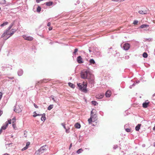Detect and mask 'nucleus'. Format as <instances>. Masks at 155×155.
<instances>
[{"instance_id":"1","label":"nucleus","mask_w":155,"mask_h":155,"mask_svg":"<svg viewBox=\"0 0 155 155\" xmlns=\"http://www.w3.org/2000/svg\"><path fill=\"white\" fill-rule=\"evenodd\" d=\"M10 30H7L5 32H4L2 35L1 37L3 38V39L5 41L12 36L15 32L16 31H11Z\"/></svg>"},{"instance_id":"2","label":"nucleus","mask_w":155,"mask_h":155,"mask_svg":"<svg viewBox=\"0 0 155 155\" xmlns=\"http://www.w3.org/2000/svg\"><path fill=\"white\" fill-rule=\"evenodd\" d=\"M87 82H85L84 81L83 82L82 84L80 83L77 84V85L79 87V90L85 93H86L87 92Z\"/></svg>"},{"instance_id":"3","label":"nucleus","mask_w":155,"mask_h":155,"mask_svg":"<svg viewBox=\"0 0 155 155\" xmlns=\"http://www.w3.org/2000/svg\"><path fill=\"white\" fill-rule=\"evenodd\" d=\"M91 75L89 71H83L81 73V77L83 79H87Z\"/></svg>"},{"instance_id":"4","label":"nucleus","mask_w":155,"mask_h":155,"mask_svg":"<svg viewBox=\"0 0 155 155\" xmlns=\"http://www.w3.org/2000/svg\"><path fill=\"white\" fill-rule=\"evenodd\" d=\"M87 79H88L89 83L90 84H94V77L93 74L90 75V76Z\"/></svg>"},{"instance_id":"5","label":"nucleus","mask_w":155,"mask_h":155,"mask_svg":"<svg viewBox=\"0 0 155 155\" xmlns=\"http://www.w3.org/2000/svg\"><path fill=\"white\" fill-rule=\"evenodd\" d=\"M14 107L15 108H14V110L16 112L19 113L21 112L22 110L20 108L19 106H18L16 107L15 106Z\"/></svg>"},{"instance_id":"6","label":"nucleus","mask_w":155,"mask_h":155,"mask_svg":"<svg viewBox=\"0 0 155 155\" xmlns=\"http://www.w3.org/2000/svg\"><path fill=\"white\" fill-rule=\"evenodd\" d=\"M130 44L128 43H125L123 46V48L125 50H128L130 48Z\"/></svg>"},{"instance_id":"7","label":"nucleus","mask_w":155,"mask_h":155,"mask_svg":"<svg viewBox=\"0 0 155 155\" xmlns=\"http://www.w3.org/2000/svg\"><path fill=\"white\" fill-rule=\"evenodd\" d=\"M47 147V146L45 145L43 146L40 147V148L39 149V151H41V153H42L44 152V151L46 150L47 149L46 147Z\"/></svg>"},{"instance_id":"8","label":"nucleus","mask_w":155,"mask_h":155,"mask_svg":"<svg viewBox=\"0 0 155 155\" xmlns=\"http://www.w3.org/2000/svg\"><path fill=\"white\" fill-rule=\"evenodd\" d=\"M77 62L79 64H81L83 63L82 58L81 56H79L77 58Z\"/></svg>"},{"instance_id":"9","label":"nucleus","mask_w":155,"mask_h":155,"mask_svg":"<svg viewBox=\"0 0 155 155\" xmlns=\"http://www.w3.org/2000/svg\"><path fill=\"white\" fill-rule=\"evenodd\" d=\"M91 117L93 119V122H94L97 120V115L96 114H94V115H91Z\"/></svg>"},{"instance_id":"10","label":"nucleus","mask_w":155,"mask_h":155,"mask_svg":"<svg viewBox=\"0 0 155 155\" xmlns=\"http://www.w3.org/2000/svg\"><path fill=\"white\" fill-rule=\"evenodd\" d=\"M106 97H110L111 95V92L110 91L108 90L105 93Z\"/></svg>"},{"instance_id":"11","label":"nucleus","mask_w":155,"mask_h":155,"mask_svg":"<svg viewBox=\"0 0 155 155\" xmlns=\"http://www.w3.org/2000/svg\"><path fill=\"white\" fill-rule=\"evenodd\" d=\"M147 8L144 10H140L138 11V13L141 14H145L147 13Z\"/></svg>"},{"instance_id":"12","label":"nucleus","mask_w":155,"mask_h":155,"mask_svg":"<svg viewBox=\"0 0 155 155\" xmlns=\"http://www.w3.org/2000/svg\"><path fill=\"white\" fill-rule=\"evenodd\" d=\"M104 94H98L96 96V97L98 99H101L103 98L104 96Z\"/></svg>"},{"instance_id":"13","label":"nucleus","mask_w":155,"mask_h":155,"mask_svg":"<svg viewBox=\"0 0 155 155\" xmlns=\"http://www.w3.org/2000/svg\"><path fill=\"white\" fill-rule=\"evenodd\" d=\"M22 37L25 40L30 41V36H27L26 35H23Z\"/></svg>"},{"instance_id":"14","label":"nucleus","mask_w":155,"mask_h":155,"mask_svg":"<svg viewBox=\"0 0 155 155\" xmlns=\"http://www.w3.org/2000/svg\"><path fill=\"white\" fill-rule=\"evenodd\" d=\"M149 26V25L146 24H143L141 25L140 28H147Z\"/></svg>"},{"instance_id":"15","label":"nucleus","mask_w":155,"mask_h":155,"mask_svg":"<svg viewBox=\"0 0 155 155\" xmlns=\"http://www.w3.org/2000/svg\"><path fill=\"white\" fill-rule=\"evenodd\" d=\"M8 125V123L7 122L5 123V124L3 125L1 127V129L3 130H5Z\"/></svg>"},{"instance_id":"16","label":"nucleus","mask_w":155,"mask_h":155,"mask_svg":"<svg viewBox=\"0 0 155 155\" xmlns=\"http://www.w3.org/2000/svg\"><path fill=\"white\" fill-rule=\"evenodd\" d=\"M48 81V79L47 80H46L45 79H44L43 80H41L40 81H38V83H37L36 84H41V83H46L47 81Z\"/></svg>"},{"instance_id":"17","label":"nucleus","mask_w":155,"mask_h":155,"mask_svg":"<svg viewBox=\"0 0 155 155\" xmlns=\"http://www.w3.org/2000/svg\"><path fill=\"white\" fill-rule=\"evenodd\" d=\"M148 101H146L143 104V107L144 108H147L148 107L149 102H147Z\"/></svg>"},{"instance_id":"18","label":"nucleus","mask_w":155,"mask_h":155,"mask_svg":"<svg viewBox=\"0 0 155 155\" xmlns=\"http://www.w3.org/2000/svg\"><path fill=\"white\" fill-rule=\"evenodd\" d=\"M23 74V71L22 69H20L18 72V75L21 76Z\"/></svg>"},{"instance_id":"19","label":"nucleus","mask_w":155,"mask_h":155,"mask_svg":"<svg viewBox=\"0 0 155 155\" xmlns=\"http://www.w3.org/2000/svg\"><path fill=\"white\" fill-rule=\"evenodd\" d=\"M74 126L76 128L79 129L81 127V125L78 123H77L75 124Z\"/></svg>"},{"instance_id":"20","label":"nucleus","mask_w":155,"mask_h":155,"mask_svg":"<svg viewBox=\"0 0 155 155\" xmlns=\"http://www.w3.org/2000/svg\"><path fill=\"white\" fill-rule=\"evenodd\" d=\"M141 125V124H138L135 127V130L137 131H139Z\"/></svg>"},{"instance_id":"21","label":"nucleus","mask_w":155,"mask_h":155,"mask_svg":"<svg viewBox=\"0 0 155 155\" xmlns=\"http://www.w3.org/2000/svg\"><path fill=\"white\" fill-rule=\"evenodd\" d=\"M68 84L70 87L73 88H74L75 87V85L73 84L72 83H71V82H69L68 83Z\"/></svg>"},{"instance_id":"22","label":"nucleus","mask_w":155,"mask_h":155,"mask_svg":"<svg viewBox=\"0 0 155 155\" xmlns=\"http://www.w3.org/2000/svg\"><path fill=\"white\" fill-rule=\"evenodd\" d=\"M45 5L48 6H50L52 5L53 2H48L45 3Z\"/></svg>"},{"instance_id":"23","label":"nucleus","mask_w":155,"mask_h":155,"mask_svg":"<svg viewBox=\"0 0 155 155\" xmlns=\"http://www.w3.org/2000/svg\"><path fill=\"white\" fill-rule=\"evenodd\" d=\"M89 63L91 64H94L95 63V61L93 59H91L89 60Z\"/></svg>"},{"instance_id":"24","label":"nucleus","mask_w":155,"mask_h":155,"mask_svg":"<svg viewBox=\"0 0 155 155\" xmlns=\"http://www.w3.org/2000/svg\"><path fill=\"white\" fill-rule=\"evenodd\" d=\"M83 151V149L82 148H80L77 151V153L78 154H79V153H81Z\"/></svg>"},{"instance_id":"25","label":"nucleus","mask_w":155,"mask_h":155,"mask_svg":"<svg viewBox=\"0 0 155 155\" xmlns=\"http://www.w3.org/2000/svg\"><path fill=\"white\" fill-rule=\"evenodd\" d=\"M143 56L144 58H147L148 56V54L146 52H144L143 54Z\"/></svg>"},{"instance_id":"26","label":"nucleus","mask_w":155,"mask_h":155,"mask_svg":"<svg viewBox=\"0 0 155 155\" xmlns=\"http://www.w3.org/2000/svg\"><path fill=\"white\" fill-rule=\"evenodd\" d=\"M53 107V104L50 105L48 107V110H50Z\"/></svg>"},{"instance_id":"27","label":"nucleus","mask_w":155,"mask_h":155,"mask_svg":"<svg viewBox=\"0 0 155 155\" xmlns=\"http://www.w3.org/2000/svg\"><path fill=\"white\" fill-rule=\"evenodd\" d=\"M8 24V22L5 21V22H4L1 25V26L2 27V26H5V25H6Z\"/></svg>"},{"instance_id":"28","label":"nucleus","mask_w":155,"mask_h":155,"mask_svg":"<svg viewBox=\"0 0 155 155\" xmlns=\"http://www.w3.org/2000/svg\"><path fill=\"white\" fill-rule=\"evenodd\" d=\"M35 153L37 154V155H39L42 153H41V151H39V149L38 150H37L35 152Z\"/></svg>"},{"instance_id":"29","label":"nucleus","mask_w":155,"mask_h":155,"mask_svg":"<svg viewBox=\"0 0 155 155\" xmlns=\"http://www.w3.org/2000/svg\"><path fill=\"white\" fill-rule=\"evenodd\" d=\"M14 25V22H13L8 27L7 29H11Z\"/></svg>"},{"instance_id":"30","label":"nucleus","mask_w":155,"mask_h":155,"mask_svg":"<svg viewBox=\"0 0 155 155\" xmlns=\"http://www.w3.org/2000/svg\"><path fill=\"white\" fill-rule=\"evenodd\" d=\"M41 8L40 6H38L37 8V11L38 12H40L41 11Z\"/></svg>"},{"instance_id":"31","label":"nucleus","mask_w":155,"mask_h":155,"mask_svg":"<svg viewBox=\"0 0 155 155\" xmlns=\"http://www.w3.org/2000/svg\"><path fill=\"white\" fill-rule=\"evenodd\" d=\"M78 49L77 48H75L74 51V52L73 53V55H76V52L78 51Z\"/></svg>"},{"instance_id":"32","label":"nucleus","mask_w":155,"mask_h":155,"mask_svg":"<svg viewBox=\"0 0 155 155\" xmlns=\"http://www.w3.org/2000/svg\"><path fill=\"white\" fill-rule=\"evenodd\" d=\"M88 122L89 124H90L92 122H93V119H92L90 117V118H89L88 120Z\"/></svg>"},{"instance_id":"33","label":"nucleus","mask_w":155,"mask_h":155,"mask_svg":"<svg viewBox=\"0 0 155 155\" xmlns=\"http://www.w3.org/2000/svg\"><path fill=\"white\" fill-rule=\"evenodd\" d=\"M5 3V0H0V4H4Z\"/></svg>"},{"instance_id":"34","label":"nucleus","mask_w":155,"mask_h":155,"mask_svg":"<svg viewBox=\"0 0 155 155\" xmlns=\"http://www.w3.org/2000/svg\"><path fill=\"white\" fill-rule=\"evenodd\" d=\"M34 113H35V114H36V115H33V116L34 117H35L37 116H41L42 115V114H37L36 113V112H34Z\"/></svg>"},{"instance_id":"35","label":"nucleus","mask_w":155,"mask_h":155,"mask_svg":"<svg viewBox=\"0 0 155 155\" xmlns=\"http://www.w3.org/2000/svg\"><path fill=\"white\" fill-rule=\"evenodd\" d=\"M51 97L52 98V100L56 102L57 99L54 98V97L53 95H51Z\"/></svg>"},{"instance_id":"36","label":"nucleus","mask_w":155,"mask_h":155,"mask_svg":"<svg viewBox=\"0 0 155 155\" xmlns=\"http://www.w3.org/2000/svg\"><path fill=\"white\" fill-rule=\"evenodd\" d=\"M91 103L93 105L95 106L96 105L98 104V103H97V102L95 101H91Z\"/></svg>"},{"instance_id":"37","label":"nucleus","mask_w":155,"mask_h":155,"mask_svg":"<svg viewBox=\"0 0 155 155\" xmlns=\"http://www.w3.org/2000/svg\"><path fill=\"white\" fill-rule=\"evenodd\" d=\"M41 121L44 122L46 120L45 117H41Z\"/></svg>"},{"instance_id":"38","label":"nucleus","mask_w":155,"mask_h":155,"mask_svg":"<svg viewBox=\"0 0 155 155\" xmlns=\"http://www.w3.org/2000/svg\"><path fill=\"white\" fill-rule=\"evenodd\" d=\"M152 38H148L145 39V40H144V41H152Z\"/></svg>"},{"instance_id":"39","label":"nucleus","mask_w":155,"mask_h":155,"mask_svg":"<svg viewBox=\"0 0 155 155\" xmlns=\"http://www.w3.org/2000/svg\"><path fill=\"white\" fill-rule=\"evenodd\" d=\"M138 21L137 20H134L133 23V24H134V25H137V23H138Z\"/></svg>"},{"instance_id":"40","label":"nucleus","mask_w":155,"mask_h":155,"mask_svg":"<svg viewBox=\"0 0 155 155\" xmlns=\"http://www.w3.org/2000/svg\"><path fill=\"white\" fill-rule=\"evenodd\" d=\"M65 129V130L66 132L67 133H69V128H68V129L66 128V129Z\"/></svg>"},{"instance_id":"41","label":"nucleus","mask_w":155,"mask_h":155,"mask_svg":"<svg viewBox=\"0 0 155 155\" xmlns=\"http://www.w3.org/2000/svg\"><path fill=\"white\" fill-rule=\"evenodd\" d=\"M28 148V147H27V146H26L25 147H24L21 150L23 151L24 150H25Z\"/></svg>"},{"instance_id":"42","label":"nucleus","mask_w":155,"mask_h":155,"mask_svg":"<svg viewBox=\"0 0 155 155\" xmlns=\"http://www.w3.org/2000/svg\"><path fill=\"white\" fill-rule=\"evenodd\" d=\"M118 147V146L117 145H114L113 146V148L114 149H116V148H117Z\"/></svg>"},{"instance_id":"43","label":"nucleus","mask_w":155,"mask_h":155,"mask_svg":"<svg viewBox=\"0 0 155 155\" xmlns=\"http://www.w3.org/2000/svg\"><path fill=\"white\" fill-rule=\"evenodd\" d=\"M61 125L63 126L64 129H66V127L65 126V124L63 123H61Z\"/></svg>"},{"instance_id":"44","label":"nucleus","mask_w":155,"mask_h":155,"mask_svg":"<svg viewBox=\"0 0 155 155\" xmlns=\"http://www.w3.org/2000/svg\"><path fill=\"white\" fill-rule=\"evenodd\" d=\"M125 130L127 132H130V129L129 128H126L125 129Z\"/></svg>"},{"instance_id":"45","label":"nucleus","mask_w":155,"mask_h":155,"mask_svg":"<svg viewBox=\"0 0 155 155\" xmlns=\"http://www.w3.org/2000/svg\"><path fill=\"white\" fill-rule=\"evenodd\" d=\"M93 110H93L91 111V116L94 115V112L93 111Z\"/></svg>"},{"instance_id":"46","label":"nucleus","mask_w":155,"mask_h":155,"mask_svg":"<svg viewBox=\"0 0 155 155\" xmlns=\"http://www.w3.org/2000/svg\"><path fill=\"white\" fill-rule=\"evenodd\" d=\"M8 124H11V119H10L9 120H8Z\"/></svg>"},{"instance_id":"47","label":"nucleus","mask_w":155,"mask_h":155,"mask_svg":"<svg viewBox=\"0 0 155 155\" xmlns=\"http://www.w3.org/2000/svg\"><path fill=\"white\" fill-rule=\"evenodd\" d=\"M30 143L29 142H28L27 143H26V146H27V147H28V146L30 145Z\"/></svg>"},{"instance_id":"48","label":"nucleus","mask_w":155,"mask_h":155,"mask_svg":"<svg viewBox=\"0 0 155 155\" xmlns=\"http://www.w3.org/2000/svg\"><path fill=\"white\" fill-rule=\"evenodd\" d=\"M43 1V0H36V2L37 3H39L41 1Z\"/></svg>"},{"instance_id":"49","label":"nucleus","mask_w":155,"mask_h":155,"mask_svg":"<svg viewBox=\"0 0 155 155\" xmlns=\"http://www.w3.org/2000/svg\"><path fill=\"white\" fill-rule=\"evenodd\" d=\"M125 59H127L129 58V56L127 55L125 56Z\"/></svg>"},{"instance_id":"50","label":"nucleus","mask_w":155,"mask_h":155,"mask_svg":"<svg viewBox=\"0 0 155 155\" xmlns=\"http://www.w3.org/2000/svg\"><path fill=\"white\" fill-rule=\"evenodd\" d=\"M34 105L36 108H38V106L37 105H36L35 104H34Z\"/></svg>"},{"instance_id":"51","label":"nucleus","mask_w":155,"mask_h":155,"mask_svg":"<svg viewBox=\"0 0 155 155\" xmlns=\"http://www.w3.org/2000/svg\"><path fill=\"white\" fill-rule=\"evenodd\" d=\"M3 113V112L2 110H0V117L2 114Z\"/></svg>"},{"instance_id":"52","label":"nucleus","mask_w":155,"mask_h":155,"mask_svg":"<svg viewBox=\"0 0 155 155\" xmlns=\"http://www.w3.org/2000/svg\"><path fill=\"white\" fill-rule=\"evenodd\" d=\"M51 25V23L50 22H48V24H47V26H50V25Z\"/></svg>"},{"instance_id":"53","label":"nucleus","mask_w":155,"mask_h":155,"mask_svg":"<svg viewBox=\"0 0 155 155\" xmlns=\"http://www.w3.org/2000/svg\"><path fill=\"white\" fill-rule=\"evenodd\" d=\"M72 143H71L70 144V147H69V150L71 149V148L72 147Z\"/></svg>"},{"instance_id":"54","label":"nucleus","mask_w":155,"mask_h":155,"mask_svg":"<svg viewBox=\"0 0 155 155\" xmlns=\"http://www.w3.org/2000/svg\"><path fill=\"white\" fill-rule=\"evenodd\" d=\"M113 1L115 2H121L120 0H112Z\"/></svg>"},{"instance_id":"55","label":"nucleus","mask_w":155,"mask_h":155,"mask_svg":"<svg viewBox=\"0 0 155 155\" xmlns=\"http://www.w3.org/2000/svg\"><path fill=\"white\" fill-rule=\"evenodd\" d=\"M42 117H45V113H43L42 114Z\"/></svg>"},{"instance_id":"56","label":"nucleus","mask_w":155,"mask_h":155,"mask_svg":"<svg viewBox=\"0 0 155 155\" xmlns=\"http://www.w3.org/2000/svg\"><path fill=\"white\" fill-rule=\"evenodd\" d=\"M30 41H32L33 40V38L31 37L30 36Z\"/></svg>"},{"instance_id":"57","label":"nucleus","mask_w":155,"mask_h":155,"mask_svg":"<svg viewBox=\"0 0 155 155\" xmlns=\"http://www.w3.org/2000/svg\"><path fill=\"white\" fill-rule=\"evenodd\" d=\"M80 3V1H79V0H78V1H77V3L78 4H79V3Z\"/></svg>"},{"instance_id":"58","label":"nucleus","mask_w":155,"mask_h":155,"mask_svg":"<svg viewBox=\"0 0 155 155\" xmlns=\"http://www.w3.org/2000/svg\"><path fill=\"white\" fill-rule=\"evenodd\" d=\"M2 129L1 128V129L0 130V134H1V133H2Z\"/></svg>"},{"instance_id":"59","label":"nucleus","mask_w":155,"mask_h":155,"mask_svg":"<svg viewBox=\"0 0 155 155\" xmlns=\"http://www.w3.org/2000/svg\"><path fill=\"white\" fill-rule=\"evenodd\" d=\"M12 126H13V127L14 128L15 126V124H13Z\"/></svg>"},{"instance_id":"60","label":"nucleus","mask_w":155,"mask_h":155,"mask_svg":"<svg viewBox=\"0 0 155 155\" xmlns=\"http://www.w3.org/2000/svg\"><path fill=\"white\" fill-rule=\"evenodd\" d=\"M136 84V83H134L132 85V86L133 87V86H134L135 85V84Z\"/></svg>"},{"instance_id":"61","label":"nucleus","mask_w":155,"mask_h":155,"mask_svg":"<svg viewBox=\"0 0 155 155\" xmlns=\"http://www.w3.org/2000/svg\"><path fill=\"white\" fill-rule=\"evenodd\" d=\"M155 93L153 95H152V97H155Z\"/></svg>"},{"instance_id":"62","label":"nucleus","mask_w":155,"mask_h":155,"mask_svg":"<svg viewBox=\"0 0 155 155\" xmlns=\"http://www.w3.org/2000/svg\"><path fill=\"white\" fill-rule=\"evenodd\" d=\"M140 81H136V83H139Z\"/></svg>"},{"instance_id":"63","label":"nucleus","mask_w":155,"mask_h":155,"mask_svg":"<svg viewBox=\"0 0 155 155\" xmlns=\"http://www.w3.org/2000/svg\"><path fill=\"white\" fill-rule=\"evenodd\" d=\"M9 155V154L7 153H5L4 155Z\"/></svg>"},{"instance_id":"64","label":"nucleus","mask_w":155,"mask_h":155,"mask_svg":"<svg viewBox=\"0 0 155 155\" xmlns=\"http://www.w3.org/2000/svg\"><path fill=\"white\" fill-rule=\"evenodd\" d=\"M132 87L133 86H132V85H130V86L129 88H132Z\"/></svg>"}]
</instances>
